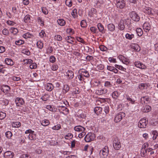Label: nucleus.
<instances>
[{
  "mask_svg": "<svg viewBox=\"0 0 158 158\" xmlns=\"http://www.w3.org/2000/svg\"><path fill=\"white\" fill-rule=\"evenodd\" d=\"M113 146L114 148L116 150H119L121 148V143L118 138L115 137L114 138L113 141Z\"/></svg>",
  "mask_w": 158,
  "mask_h": 158,
  "instance_id": "nucleus-1",
  "label": "nucleus"
},
{
  "mask_svg": "<svg viewBox=\"0 0 158 158\" xmlns=\"http://www.w3.org/2000/svg\"><path fill=\"white\" fill-rule=\"evenodd\" d=\"M95 138L94 134L90 132L87 134L85 137V141L87 142H89L93 140Z\"/></svg>",
  "mask_w": 158,
  "mask_h": 158,
  "instance_id": "nucleus-2",
  "label": "nucleus"
},
{
  "mask_svg": "<svg viewBox=\"0 0 158 158\" xmlns=\"http://www.w3.org/2000/svg\"><path fill=\"white\" fill-rule=\"evenodd\" d=\"M125 113L120 112L116 114L114 120L116 123H118L125 116Z\"/></svg>",
  "mask_w": 158,
  "mask_h": 158,
  "instance_id": "nucleus-3",
  "label": "nucleus"
},
{
  "mask_svg": "<svg viewBox=\"0 0 158 158\" xmlns=\"http://www.w3.org/2000/svg\"><path fill=\"white\" fill-rule=\"evenodd\" d=\"M148 123V121H146L145 118H143L141 119L139 121L138 126L140 128H145Z\"/></svg>",
  "mask_w": 158,
  "mask_h": 158,
  "instance_id": "nucleus-4",
  "label": "nucleus"
},
{
  "mask_svg": "<svg viewBox=\"0 0 158 158\" xmlns=\"http://www.w3.org/2000/svg\"><path fill=\"white\" fill-rule=\"evenodd\" d=\"M116 4L117 8L123 9L125 6V3L124 0H116Z\"/></svg>",
  "mask_w": 158,
  "mask_h": 158,
  "instance_id": "nucleus-5",
  "label": "nucleus"
},
{
  "mask_svg": "<svg viewBox=\"0 0 158 158\" xmlns=\"http://www.w3.org/2000/svg\"><path fill=\"white\" fill-rule=\"evenodd\" d=\"M109 150L107 146H105L100 152V154L101 156H103V157H106L108 153Z\"/></svg>",
  "mask_w": 158,
  "mask_h": 158,
  "instance_id": "nucleus-6",
  "label": "nucleus"
},
{
  "mask_svg": "<svg viewBox=\"0 0 158 158\" xmlns=\"http://www.w3.org/2000/svg\"><path fill=\"white\" fill-rule=\"evenodd\" d=\"M144 11L145 13L151 16H153L155 13L154 10L152 8L148 6L145 7Z\"/></svg>",
  "mask_w": 158,
  "mask_h": 158,
  "instance_id": "nucleus-7",
  "label": "nucleus"
},
{
  "mask_svg": "<svg viewBox=\"0 0 158 158\" xmlns=\"http://www.w3.org/2000/svg\"><path fill=\"white\" fill-rule=\"evenodd\" d=\"M130 17L134 21H138L139 20V17L134 11H132L130 13Z\"/></svg>",
  "mask_w": 158,
  "mask_h": 158,
  "instance_id": "nucleus-8",
  "label": "nucleus"
},
{
  "mask_svg": "<svg viewBox=\"0 0 158 158\" xmlns=\"http://www.w3.org/2000/svg\"><path fill=\"white\" fill-rule=\"evenodd\" d=\"M107 92L106 89L104 88H99L97 89L95 91V93L99 95L105 94Z\"/></svg>",
  "mask_w": 158,
  "mask_h": 158,
  "instance_id": "nucleus-9",
  "label": "nucleus"
},
{
  "mask_svg": "<svg viewBox=\"0 0 158 158\" xmlns=\"http://www.w3.org/2000/svg\"><path fill=\"white\" fill-rule=\"evenodd\" d=\"M10 87L7 85H3L2 86L1 89L4 93L8 94L10 91Z\"/></svg>",
  "mask_w": 158,
  "mask_h": 158,
  "instance_id": "nucleus-10",
  "label": "nucleus"
},
{
  "mask_svg": "<svg viewBox=\"0 0 158 158\" xmlns=\"http://www.w3.org/2000/svg\"><path fill=\"white\" fill-rule=\"evenodd\" d=\"M16 105L18 106H20L21 105H23L24 102L23 99L22 98H17L15 100Z\"/></svg>",
  "mask_w": 158,
  "mask_h": 158,
  "instance_id": "nucleus-11",
  "label": "nucleus"
},
{
  "mask_svg": "<svg viewBox=\"0 0 158 158\" xmlns=\"http://www.w3.org/2000/svg\"><path fill=\"white\" fill-rule=\"evenodd\" d=\"M131 48L137 52H139L140 50L139 46L137 44H132L130 45Z\"/></svg>",
  "mask_w": 158,
  "mask_h": 158,
  "instance_id": "nucleus-12",
  "label": "nucleus"
},
{
  "mask_svg": "<svg viewBox=\"0 0 158 158\" xmlns=\"http://www.w3.org/2000/svg\"><path fill=\"white\" fill-rule=\"evenodd\" d=\"M134 64L137 67L141 69H144L146 68V67L144 65L139 61L135 62Z\"/></svg>",
  "mask_w": 158,
  "mask_h": 158,
  "instance_id": "nucleus-13",
  "label": "nucleus"
},
{
  "mask_svg": "<svg viewBox=\"0 0 158 158\" xmlns=\"http://www.w3.org/2000/svg\"><path fill=\"white\" fill-rule=\"evenodd\" d=\"M4 156L6 158H12L14 156V153L11 151H8L4 153Z\"/></svg>",
  "mask_w": 158,
  "mask_h": 158,
  "instance_id": "nucleus-14",
  "label": "nucleus"
},
{
  "mask_svg": "<svg viewBox=\"0 0 158 158\" xmlns=\"http://www.w3.org/2000/svg\"><path fill=\"white\" fill-rule=\"evenodd\" d=\"M119 57L120 59H121L123 63L124 64L126 65H128L129 64L130 61L127 58H125L122 55L119 56Z\"/></svg>",
  "mask_w": 158,
  "mask_h": 158,
  "instance_id": "nucleus-15",
  "label": "nucleus"
},
{
  "mask_svg": "<svg viewBox=\"0 0 158 158\" xmlns=\"http://www.w3.org/2000/svg\"><path fill=\"white\" fill-rule=\"evenodd\" d=\"M151 28V26L150 23L148 22H145L143 25V29L149 31Z\"/></svg>",
  "mask_w": 158,
  "mask_h": 158,
  "instance_id": "nucleus-16",
  "label": "nucleus"
},
{
  "mask_svg": "<svg viewBox=\"0 0 158 158\" xmlns=\"http://www.w3.org/2000/svg\"><path fill=\"white\" fill-rule=\"evenodd\" d=\"M74 129L76 131L81 132L84 131L85 130V128L81 126H78L75 127H74Z\"/></svg>",
  "mask_w": 158,
  "mask_h": 158,
  "instance_id": "nucleus-17",
  "label": "nucleus"
},
{
  "mask_svg": "<svg viewBox=\"0 0 158 158\" xmlns=\"http://www.w3.org/2000/svg\"><path fill=\"white\" fill-rule=\"evenodd\" d=\"M151 107L149 105H146L143 107L142 110L143 112H148L151 110Z\"/></svg>",
  "mask_w": 158,
  "mask_h": 158,
  "instance_id": "nucleus-18",
  "label": "nucleus"
},
{
  "mask_svg": "<svg viewBox=\"0 0 158 158\" xmlns=\"http://www.w3.org/2000/svg\"><path fill=\"white\" fill-rule=\"evenodd\" d=\"M119 29L120 30H123L125 28L124 24V21L123 20H121L118 25Z\"/></svg>",
  "mask_w": 158,
  "mask_h": 158,
  "instance_id": "nucleus-19",
  "label": "nucleus"
},
{
  "mask_svg": "<svg viewBox=\"0 0 158 158\" xmlns=\"http://www.w3.org/2000/svg\"><path fill=\"white\" fill-rule=\"evenodd\" d=\"M148 101V98L146 96L143 97L141 98V102L142 104H147Z\"/></svg>",
  "mask_w": 158,
  "mask_h": 158,
  "instance_id": "nucleus-20",
  "label": "nucleus"
},
{
  "mask_svg": "<svg viewBox=\"0 0 158 158\" xmlns=\"http://www.w3.org/2000/svg\"><path fill=\"white\" fill-rule=\"evenodd\" d=\"M98 28L100 32L102 33L105 32L104 28L102 24L101 23H98L97 25Z\"/></svg>",
  "mask_w": 158,
  "mask_h": 158,
  "instance_id": "nucleus-21",
  "label": "nucleus"
},
{
  "mask_svg": "<svg viewBox=\"0 0 158 158\" xmlns=\"http://www.w3.org/2000/svg\"><path fill=\"white\" fill-rule=\"evenodd\" d=\"M102 108L100 107H96L94 108V111L97 114H100L102 111Z\"/></svg>",
  "mask_w": 158,
  "mask_h": 158,
  "instance_id": "nucleus-22",
  "label": "nucleus"
},
{
  "mask_svg": "<svg viewBox=\"0 0 158 158\" xmlns=\"http://www.w3.org/2000/svg\"><path fill=\"white\" fill-rule=\"evenodd\" d=\"M67 76L69 79H72L74 76V73L71 70L68 71L67 73Z\"/></svg>",
  "mask_w": 158,
  "mask_h": 158,
  "instance_id": "nucleus-23",
  "label": "nucleus"
},
{
  "mask_svg": "<svg viewBox=\"0 0 158 158\" xmlns=\"http://www.w3.org/2000/svg\"><path fill=\"white\" fill-rule=\"evenodd\" d=\"M107 26L109 30L110 31H113L115 30V27L113 24H109Z\"/></svg>",
  "mask_w": 158,
  "mask_h": 158,
  "instance_id": "nucleus-24",
  "label": "nucleus"
},
{
  "mask_svg": "<svg viewBox=\"0 0 158 158\" xmlns=\"http://www.w3.org/2000/svg\"><path fill=\"white\" fill-rule=\"evenodd\" d=\"M148 87V85L146 84L141 83L139 85V88L141 90L147 89Z\"/></svg>",
  "mask_w": 158,
  "mask_h": 158,
  "instance_id": "nucleus-25",
  "label": "nucleus"
},
{
  "mask_svg": "<svg viewBox=\"0 0 158 158\" xmlns=\"http://www.w3.org/2000/svg\"><path fill=\"white\" fill-rule=\"evenodd\" d=\"M46 89L47 90L51 91L53 89V86L51 83H48L47 84Z\"/></svg>",
  "mask_w": 158,
  "mask_h": 158,
  "instance_id": "nucleus-26",
  "label": "nucleus"
},
{
  "mask_svg": "<svg viewBox=\"0 0 158 158\" xmlns=\"http://www.w3.org/2000/svg\"><path fill=\"white\" fill-rule=\"evenodd\" d=\"M49 124V122L48 120L44 119L41 122V124L42 125L46 126L48 125Z\"/></svg>",
  "mask_w": 158,
  "mask_h": 158,
  "instance_id": "nucleus-27",
  "label": "nucleus"
},
{
  "mask_svg": "<svg viewBox=\"0 0 158 158\" xmlns=\"http://www.w3.org/2000/svg\"><path fill=\"white\" fill-rule=\"evenodd\" d=\"M21 125V123L19 122H13L12 123V126L14 127H19Z\"/></svg>",
  "mask_w": 158,
  "mask_h": 158,
  "instance_id": "nucleus-28",
  "label": "nucleus"
},
{
  "mask_svg": "<svg viewBox=\"0 0 158 158\" xmlns=\"http://www.w3.org/2000/svg\"><path fill=\"white\" fill-rule=\"evenodd\" d=\"M69 87L68 85H64L63 88V92L64 93H65L69 90Z\"/></svg>",
  "mask_w": 158,
  "mask_h": 158,
  "instance_id": "nucleus-29",
  "label": "nucleus"
},
{
  "mask_svg": "<svg viewBox=\"0 0 158 158\" xmlns=\"http://www.w3.org/2000/svg\"><path fill=\"white\" fill-rule=\"evenodd\" d=\"M147 151L146 149H141L140 154L142 157H144L147 155Z\"/></svg>",
  "mask_w": 158,
  "mask_h": 158,
  "instance_id": "nucleus-30",
  "label": "nucleus"
},
{
  "mask_svg": "<svg viewBox=\"0 0 158 158\" xmlns=\"http://www.w3.org/2000/svg\"><path fill=\"white\" fill-rule=\"evenodd\" d=\"M5 62L7 65H11L13 64V62L12 60L9 58H6L5 60Z\"/></svg>",
  "mask_w": 158,
  "mask_h": 158,
  "instance_id": "nucleus-31",
  "label": "nucleus"
},
{
  "mask_svg": "<svg viewBox=\"0 0 158 158\" xmlns=\"http://www.w3.org/2000/svg\"><path fill=\"white\" fill-rule=\"evenodd\" d=\"M10 31L14 34H16L18 32V30L15 27H11L10 29Z\"/></svg>",
  "mask_w": 158,
  "mask_h": 158,
  "instance_id": "nucleus-32",
  "label": "nucleus"
},
{
  "mask_svg": "<svg viewBox=\"0 0 158 158\" xmlns=\"http://www.w3.org/2000/svg\"><path fill=\"white\" fill-rule=\"evenodd\" d=\"M73 38L71 36H68L66 38V39L67 41V42L71 44H73Z\"/></svg>",
  "mask_w": 158,
  "mask_h": 158,
  "instance_id": "nucleus-33",
  "label": "nucleus"
},
{
  "mask_svg": "<svg viewBox=\"0 0 158 158\" xmlns=\"http://www.w3.org/2000/svg\"><path fill=\"white\" fill-rule=\"evenodd\" d=\"M136 31L138 36H141L142 35L143 33V31L141 28H137Z\"/></svg>",
  "mask_w": 158,
  "mask_h": 158,
  "instance_id": "nucleus-34",
  "label": "nucleus"
},
{
  "mask_svg": "<svg viewBox=\"0 0 158 158\" xmlns=\"http://www.w3.org/2000/svg\"><path fill=\"white\" fill-rule=\"evenodd\" d=\"M66 104L64 103V102H63V103H60V108H64L65 111H68V110L66 107Z\"/></svg>",
  "mask_w": 158,
  "mask_h": 158,
  "instance_id": "nucleus-35",
  "label": "nucleus"
},
{
  "mask_svg": "<svg viewBox=\"0 0 158 158\" xmlns=\"http://www.w3.org/2000/svg\"><path fill=\"white\" fill-rule=\"evenodd\" d=\"M28 136L29 139L31 140H34L36 139V135L32 133L30 134Z\"/></svg>",
  "mask_w": 158,
  "mask_h": 158,
  "instance_id": "nucleus-36",
  "label": "nucleus"
},
{
  "mask_svg": "<svg viewBox=\"0 0 158 158\" xmlns=\"http://www.w3.org/2000/svg\"><path fill=\"white\" fill-rule=\"evenodd\" d=\"M134 36L133 34H130L128 33H127L125 35L126 38L130 40H131L134 37Z\"/></svg>",
  "mask_w": 158,
  "mask_h": 158,
  "instance_id": "nucleus-37",
  "label": "nucleus"
},
{
  "mask_svg": "<svg viewBox=\"0 0 158 158\" xmlns=\"http://www.w3.org/2000/svg\"><path fill=\"white\" fill-rule=\"evenodd\" d=\"M118 96L119 94L116 91L114 92L112 94L113 98L115 99H117Z\"/></svg>",
  "mask_w": 158,
  "mask_h": 158,
  "instance_id": "nucleus-38",
  "label": "nucleus"
},
{
  "mask_svg": "<svg viewBox=\"0 0 158 158\" xmlns=\"http://www.w3.org/2000/svg\"><path fill=\"white\" fill-rule=\"evenodd\" d=\"M152 134L153 135V139L155 140L156 139L158 136V134L156 131H153L152 132Z\"/></svg>",
  "mask_w": 158,
  "mask_h": 158,
  "instance_id": "nucleus-39",
  "label": "nucleus"
},
{
  "mask_svg": "<svg viewBox=\"0 0 158 158\" xmlns=\"http://www.w3.org/2000/svg\"><path fill=\"white\" fill-rule=\"evenodd\" d=\"M6 135L7 138L10 139L11 137L12 134V133L10 131H8L5 133Z\"/></svg>",
  "mask_w": 158,
  "mask_h": 158,
  "instance_id": "nucleus-40",
  "label": "nucleus"
},
{
  "mask_svg": "<svg viewBox=\"0 0 158 158\" xmlns=\"http://www.w3.org/2000/svg\"><path fill=\"white\" fill-rule=\"evenodd\" d=\"M37 45L39 48L42 49L43 47V44L41 42L39 41L37 42Z\"/></svg>",
  "mask_w": 158,
  "mask_h": 158,
  "instance_id": "nucleus-41",
  "label": "nucleus"
},
{
  "mask_svg": "<svg viewBox=\"0 0 158 158\" xmlns=\"http://www.w3.org/2000/svg\"><path fill=\"white\" fill-rule=\"evenodd\" d=\"M49 95L48 94H45L42 97L41 99L44 101H46L49 98Z\"/></svg>",
  "mask_w": 158,
  "mask_h": 158,
  "instance_id": "nucleus-42",
  "label": "nucleus"
},
{
  "mask_svg": "<svg viewBox=\"0 0 158 158\" xmlns=\"http://www.w3.org/2000/svg\"><path fill=\"white\" fill-rule=\"evenodd\" d=\"M82 75L86 77H89L88 72L84 70V71H82Z\"/></svg>",
  "mask_w": 158,
  "mask_h": 158,
  "instance_id": "nucleus-43",
  "label": "nucleus"
},
{
  "mask_svg": "<svg viewBox=\"0 0 158 158\" xmlns=\"http://www.w3.org/2000/svg\"><path fill=\"white\" fill-rule=\"evenodd\" d=\"M6 114L5 113L2 112H0V119H2L6 116Z\"/></svg>",
  "mask_w": 158,
  "mask_h": 158,
  "instance_id": "nucleus-44",
  "label": "nucleus"
},
{
  "mask_svg": "<svg viewBox=\"0 0 158 158\" xmlns=\"http://www.w3.org/2000/svg\"><path fill=\"white\" fill-rule=\"evenodd\" d=\"M65 3L66 5L69 7H71L72 4L71 0H66Z\"/></svg>",
  "mask_w": 158,
  "mask_h": 158,
  "instance_id": "nucleus-45",
  "label": "nucleus"
},
{
  "mask_svg": "<svg viewBox=\"0 0 158 158\" xmlns=\"http://www.w3.org/2000/svg\"><path fill=\"white\" fill-rule=\"evenodd\" d=\"M30 16L29 15H26L24 19V21L26 23L27 21H28L29 20H30Z\"/></svg>",
  "mask_w": 158,
  "mask_h": 158,
  "instance_id": "nucleus-46",
  "label": "nucleus"
},
{
  "mask_svg": "<svg viewBox=\"0 0 158 158\" xmlns=\"http://www.w3.org/2000/svg\"><path fill=\"white\" fill-rule=\"evenodd\" d=\"M9 31L6 28L4 29L2 31V34L5 35H8L9 34Z\"/></svg>",
  "mask_w": 158,
  "mask_h": 158,
  "instance_id": "nucleus-47",
  "label": "nucleus"
},
{
  "mask_svg": "<svg viewBox=\"0 0 158 158\" xmlns=\"http://www.w3.org/2000/svg\"><path fill=\"white\" fill-rule=\"evenodd\" d=\"M37 67V64L35 63H32L30 65V68L31 69H35Z\"/></svg>",
  "mask_w": 158,
  "mask_h": 158,
  "instance_id": "nucleus-48",
  "label": "nucleus"
},
{
  "mask_svg": "<svg viewBox=\"0 0 158 158\" xmlns=\"http://www.w3.org/2000/svg\"><path fill=\"white\" fill-rule=\"evenodd\" d=\"M24 41L22 40H19L15 41V44L17 45H20L24 43Z\"/></svg>",
  "mask_w": 158,
  "mask_h": 158,
  "instance_id": "nucleus-49",
  "label": "nucleus"
},
{
  "mask_svg": "<svg viewBox=\"0 0 158 158\" xmlns=\"http://www.w3.org/2000/svg\"><path fill=\"white\" fill-rule=\"evenodd\" d=\"M86 22L84 20H82L81 21V27H84L86 26Z\"/></svg>",
  "mask_w": 158,
  "mask_h": 158,
  "instance_id": "nucleus-50",
  "label": "nucleus"
},
{
  "mask_svg": "<svg viewBox=\"0 0 158 158\" xmlns=\"http://www.w3.org/2000/svg\"><path fill=\"white\" fill-rule=\"evenodd\" d=\"M77 10L74 9L72 11L71 14L74 18H75L77 16Z\"/></svg>",
  "mask_w": 158,
  "mask_h": 158,
  "instance_id": "nucleus-51",
  "label": "nucleus"
},
{
  "mask_svg": "<svg viewBox=\"0 0 158 158\" xmlns=\"http://www.w3.org/2000/svg\"><path fill=\"white\" fill-rule=\"evenodd\" d=\"M31 35L29 33H27L25 34H24L23 36L24 38L27 39L28 38H30L31 36Z\"/></svg>",
  "mask_w": 158,
  "mask_h": 158,
  "instance_id": "nucleus-52",
  "label": "nucleus"
},
{
  "mask_svg": "<svg viewBox=\"0 0 158 158\" xmlns=\"http://www.w3.org/2000/svg\"><path fill=\"white\" fill-rule=\"evenodd\" d=\"M99 48L101 50L103 51H106L107 49V48L103 45H100L99 47Z\"/></svg>",
  "mask_w": 158,
  "mask_h": 158,
  "instance_id": "nucleus-53",
  "label": "nucleus"
},
{
  "mask_svg": "<svg viewBox=\"0 0 158 158\" xmlns=\"http://www.w3.org/2000/svg\"><path fill=\"white\" fill-rule=\"evenodd\" d=\"M65 24V21L63 19H60V26H63Z\"/></svg>",
  "mask_w": 158,
  "mask_h": 158,
  "instance_id": "nucleus-54",
  "label": "nucleus"
},
{
  "mask_svg": "<svg viewBox=\"0 0 158 158\" xmlns=\"http://www.w3.org/2000/svg\"><path fill=\"white\" fill-rule=\"evenodd\" d=\"M131 20L129 19H125L124 23L126 25H128L131 23Z\"/></svg>",
  "mask_w": 158,
  "mask_h": 158,
  "instance_id": "nucleus-55",
  "label": "nucleus"
},
{
  "mask_svg": "<svg viewBox=\"0 0 158 158\" xmlns=\"http://www.w3.org/2000/svg\"><path fill=\"white\" fill-rule=\"evenodd\" d=\"M81 132H82L80 133L78 135V137L79 138H82L85 135V132H84V131Z\"/></svg>",
  "mask_w": 158,
  "mask_h": 158,
  "instance_id": "nucleus-56",
  "label": "nucleus"
},
{
  "mask_svg": "<svg viewBox=\"0 0 158 158\" xmlns=\"http://www.w3.org/2000/svg\"><path fill=\"white\" fill-rule=\"evenodd\" d=\"M53 51V49L52 47H49L48 48L47 51V53H51Z\"/></svg>",
  "mask_w": 158,
  "mask_h": 158,
  "instance_id": "nucleus-57",
  "label": "nucleus"
},
{
  "mask_svg": "<svg viewBox=\"0 0 158 158\" xmlns=\"http://www.w3.org/2000/svg\"><path fill=\"white\" fill-rule=\"evenodd\" d=\"M20 158H31V157L28 154H24L21 156Z\"/></svg>",
  "mask_w": 158,
  "mask_h": 158,
  "instance_id": "nucleus-58",
  "label": "nucleus"
},
{
  "mask_svg": "<svg viewBox=\"0 0 158 158\" xmlns=\"http://www.w3.org/2000/svg\"><path fill=\"white\" fill-rule=\"evenodd\" d=\"M76 39L78 41L82 43H84V40L81 38L79 37H77Z\"/></svg>",
  "mask_w": 158,
  "mask_h": 158,
  "instance_id": "nucleus-59",
  "label": "nucleus"
},
{
  "mask_svg": "<svg viewBox=\"0 0 158 158\" xmlns=\"http://www.w3.org/2000/svg\"><path fill=\"white\" fill-rule=\"evenodd\" d=\"M3 104L4 105L6 106L9 103V101L6 99H4L2 101Z\"/></svg>",
  "mask_w": 158,
  "mask_h": 158,
  "instance_id": "nucleus-60",
  "label": "nucleus"
},
{
  "mask_svg": "<svg viewBox=\"0 0 158 158\" xmlns=\"http://www.w3.org/2000/svg\"><path fill=\"white\" fill-rule=\"evenodd\" d=\"M49 60L51 62H54L55 60V58L54 56H51L50 57Z\"/></svg>",
  "mask_w": 158,
  "mask_h": 158,
  "instance_id": "nucleus-61",
  "label": "nucleus"
},
{
  "mask_svg": "<svg viewBox=\"0 0 158 158\" xmlns=\"http://www.w3.org/2000/svg\"><path fill=\"white\" fill-rule=\"evenodd\" d=\"M149 144L147 143H144L142 146L141 149H146V148L148 147Z\"/></svg>",
  "mask_w": 158,
  "mask_h": 158,
  "instance_id": "nucleus-62",
  "label": "nucleus"
},
{
  "mask_svg": "<svg viewBox=\"0 0 158 158\" xmlns=\"http://www.w3.org/2000/svg\"><path fill=\"white\" fill-rule=\"evenodd\" d=\"M73 137V135L71 133H68L65 136V138L68 139L69 138H71Z\"/></svg>",
  "mask_w": 158,
  "mask_h": 158,
  "instance_id": "nucleus-63",
  "label": "nucleus"
},
{
  "mask_svg": "<svg viewBox=\"0 0 158 158\" xmlns=\"http://www.w3.org/2000/svg\"><path fill=\"white\" fill-rule=\"evenodd\" d=\"M42 10L43 12L45 14H48V12L46 10L45 8L43 7L42 8Z\"/></svg>",
  "mask_w": 158,
  "mask_h": 158,
  "instance_id": "nucleus-64",
  "label": "nucleus"
}]
</instances>
